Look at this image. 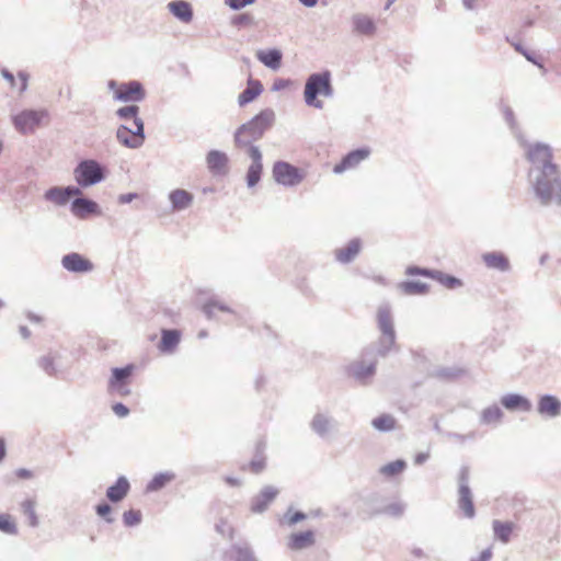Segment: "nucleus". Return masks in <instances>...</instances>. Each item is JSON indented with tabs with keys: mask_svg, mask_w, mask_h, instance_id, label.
<instances>
[{
	"mask_svg": "<svg viewBox=\"0 0 561 561\" xmlns=\"http://www.w3.org/2000/svg\"><path fill=\"white\" fill-rule=\"evenodd\" d=\"M533 187L542 205H561V172L559 167H548L536 175Z\"/></svg>",
	"mask_w": 561,
	"mask_h": 561,
	"instance_id": "obj_1",
	"label": "nucleus"
},
{
	"mask_svg": "<svg viewBox=\"0 0 561 561\" xmlns=\"http://www.w3.org/2000/svg\"><path fill=\"white\" fill-rule=\"evenodd\" d=\"M274 122V113L271 110L260 112L250 122L238 128L234 141L238 147H252L251 144L260 139Z\"/></svg>",
	"mask_w": 561,
	"mask_h": 561,
	"instance_id": "obj_2",
	"label": "nucleus"
},
{
	"mask_svg": "<svg viewBox=\"0 0 561 561\" xmlns=\"http://www.w3.org/2000/svg\"><path fill=\"white\" fill-rule=\"evenodd\" d=\"M305 101L308 105L322 108V102L317 98L330 96L332 94V87L330 81V73H314L311 75L305 85Z\"/></svg>",
	"mask_w": 561,
	"mask_h": 561,
	"instance_id": "obj_3",
	"label": "nucleus"
},
{
	"mask_svg": "<svg viewBox=\"0 0 561 561\" xmlns=\"http://www.w3.org/2000/svg\"><path fill=\"white\" fill-rule=\"evenodd\" d=\"M104 175L103 167L91 159L80 161L73 170L75 180L81 187H89L101 182Z\"/></svg>",
	"mask_w": 561,
	"mask_h": 561,
	"instance_id": "obj_4",
	"label": "nucleus"
},
{
	"mask_svg": "<svg viewBox=\"0 0 561 561\" xmlns=\"http://www.w3.org/2000/svg\"><path fill=\"white\" fill-rule=\"evenodd\" d=\"M108 87L113 91L114 99L122 102H138L146 95L142 84L138 81L123 83L110 81Z\"/></svg>",
	"mask_w": 561,
	"mask_h": 561,
	"instance_id": "obj_5",
	"label": "nucleus"
},
{
	"mask_svg": "<svg viewBox=\"0 0 561 561\" xmlns=\"http://www.w3.org/2000/svg\"><path fill=\"white\" fill-rule=\"evenodd\" d=\"M275 181L285 186H294L302 182L306 172L288 162L278 161L273 167Z\"/></svg>",
	"mask_w": 561,
	"mask_h": 561,
	"instance_id": "obj_6",
	"label": "nucleus"
},
{
	"mask_svg": "<svg viewBox=\"0 0 561 561\" xmlns=\"http://www.w3.org/2000/svg\"><path fill=\"white\" fill-rule=\"evenodd\" d=\"M117 139L129 148H138L144 144V124L141 119H133L131 126L122 124L117 129Z\"/></svg>",
	"mask_w": 561,
	"mask_h": 561,
	"instance_id": "obj_7",
	"label": "nucleus"
},
{
	"mask_svg": "<svg viewBox=\"0 0 561 561\" xmlns=\"http://www.w3.org/2000/svg\"><path fill=\"white\" fill-rule=\"evenodd\" d=\"M527 160L539 171H545L548 167H558L552 163V152L546 145L536 144L528 147L526 152Z\"/></svg>",
	"mask_w": 561,
	"mask_h": 561,
	"instance_id": "obj_8",
	"label": "nucleus"
},
{
	"mask_svg": "<svg viewBox=\"0 0 561 561\" xmlns=\"http://www.w3.org/2000/svg\"><path fill=\"white\" fill-rule=\"evenodd\" d=\"M61 266L75 274H85L93 271V263L77 252H71L62 256Z\"/></svg>",
	"mask_w": 561,
	"mask_h": 561,
	"instance_id": "obj_9",
	"label": "nucleus"
},
{
	"mask_svg": "<svg viewBox=\"0 0 561 561\" xmlns=\"http://www.w3.org/2000/svg\"><path fill=\"white\" fill-rule=\"evenodd\" d=\"M135 366L127 365L123 368H115L112 371L111 387L115 390L119 396L129 394V389L127 386L129 385L130 378L133 376Z\"/></svg>",
	"mask_w": 561,
	"mask_h": 561,
	"instance_id": "obj_10",
	"label": "nucleus"
},
{
	"mask_svg": "<svg viewBox=\"0 0 561 561\" xmlns=\"http://www.w3.org/2000/svg\"><path fill=\"white\" fill-rule=\"evenodd\" d=\"M44 116L43 111L25 110L13 117V123L18 129L25 131L37 126Z\"/></svg>",
	"mask_w": 561,
	"mask_h": 561,
	"instance_id": "obj_11",
	"label": "nucleus"
},
{
	"mask_svg": "<svg viewBox=\"0 0 561 561\" xmlns=\"http://www.w3.org/2000/svg\"><path fill=\"white\" fill-rule=\"evenodd\" d=\"M378 327L382 333L385 342L392 346L396 341L392 317L387 308H380L377 312Z\"/></svg>",
	"mask_w": 561,
	"mask_h": 561,
	"instance_id": "obj_12",
	"label": "nucleus"
},
{
	"mask_svg": "<svg viewBox=\"0 0 561 561\" xmlns=\"http://www.w3.org/2000/svg\"><path fill=\"white\" fill-rule=\"evenodd\" d=\"M249 156L252 159V164L249 167L247 173V183L250 187L257 184L261 179L263 165L261 162V152L257 147H250L248 149Z\"/></svg>",
	"mask_w": 561,
	"mask_h": 561,
	"instance_id": "obj_13",
	"label": "nucleus"
},
{
	"mask_svg": "<svg viewBox=\"0 0 561 561\" xmlns=\"http://www.w3.org/2000/svg\"><path fill=\"white\" fill-rule=\"evenodd\" d=\"M369 154L367 149H358L350 152L340 163L335 164L333 171L342 173L348 169L355 168L359 162L365 160Z\"/></svg>",
	"mask_w": 561,
	"mask_h": 561,
	"instance_id": "obj_14",
	"label": "nucleus"
},
{
	"mask_svg": "<svg viewBox=\"0 0 561 561\" xmlns=\"http://www.w3.org/2000/svg\"><path fill=\"white\" fill-rule=\"evenodd\" d=\"M98 208L95 202L85 197H77L71 203V213L79 218L96 213Z\"/></svg>",
	"mask_w": 561,
	"mask_h": 561,
	"instance_id": "obj_15",
	"label": "nucleus"
},
{
	"mask_svg": "<svg viewBox=\"0 0 561 561\" xmlns=\"http://www.w3.org/2000/svg\"><path fill=\"white\" fill-rule=\"evenodd\" d=\"M482 261L489 268L505 272L510 268V261L502 252H488L482 254Z\"/></svg>",
	"mask_w": 561,
	"mask_h": 561,
	"instance_id": "obj_16",
	"label": "nucleus"
},
{
	"mask_svg": "<svg viewBox=\"0 0 561 561\" xmlns=\"http://www.w3.org/2000/svg\"><path fill=\"white\" fill-rule=\"evenodd\" d=\"M207 167L214 174H224L227 171L228 158L220 151H210L207 154Z\"/></svg>",
	"mask_w": 561,
	"mask_h": 561,
	"instance_id": "obj_17",
	"label": "nucleus"
},
{
	"mask_svg": "<svg viewBox=\"0 0 561 561\" xmlns=\"http://www.w3.org/2000/svg\"><path fill=\"white\" fill-rule=\"evenodd\" d=\"M181 340V333L178 330H162L161 341L158 345L162 353H171L175 350Z\"/></svg>",
	"mask_w": 561,
	"mask_h": 561,
	"instance_id": "obj_18",
	"label": "nucleus"
},
{
	"mask_svg": "<svg viewBox=\"0 0 561 561\" xmlns=\"http://www.w3.org/2000/svg\"><path fill=\"white\" fill-rule=\"evenodd\" d=\"M538 412L548 416H557L561 412V402L553 396H543L538 402Z\"/></svg>",
	"mask_w": 561,
	"mask_h": 561,
	"instance_id": "obj_19",
	"label": "nucleus"
},
{
	"mask_svg": "<svg viewBox=\"0 0 561 561\" xmlns=\"http://www.w3.org/2000/svg\"><path fill=\"white\" fill-rule=\"evenodd\" d=\"M170 12L184 23L193 19V10L188 2L183 0L172 1L168 4Z\"/></svg>",
	"mask_w": 561,
	"mask_h": 561,
	"instance_id": "obj_20",
	"label": "nucleus"
},
{
	"mask_svg": "<svg viewBox=\"0 0 561 561\" xmlns=\"http://www.w3.org/2000/svg\"><path fill=\"white\" fill-rule=\"evenodd\" d=\"M263 91V85L260 81L249 79L245 90L239 95L238 103L240 106L255 100Z\"/></svg>",
	"mask_w": 561,
	"mask_h": 561,
	"instance_id": "obj_21",
	"label": "nucleus"
},
{
	"mask_svg": "<svg viewBox=\"0 0 561 561\" xmlns=\"http://www.w3.org/2000/svg\"><path fill=\"white\" fill-rule=\"evenodd\" d=\"M314 542V536L311 530L293 534L288 539V547L291 550H300L312 546Z\"/></svg>",
	"mask_w": 561,
	"mask_h": 561,
	"instance_id": "obj_22",
	"label": "nucleus"
},
{
	"mask_svg": "<svg viewBox=\"0 0 561 561\" xmlns=\"http://www.w3.org/2000/svg\"><path fill=\"white\" fill-rule=\"evenodd\" d=\"M359 251L360 242L358 240H352L345 247L335 251V257L341 263H348L355 259Z\"/></svg>",
	"mask_w": 561,
	"mask_h": 561,
	"instance_id": "obj_23",
	"label": "nucleus"
},
{
	"mask_svg": "<svg viewBox=\"0 0 561 561\" xmlns=\"http://www.w3.org/2000/svg\"><path fill=\"white\" fill-rule=\"evenodd\" d=\"M459 507L462 510L463 514L471 518L474 516V505L472 501V494L468 485L461 484L459 486Z\"/></svg>",
	"mask_w": 561,
	"mask_h": 561,
	"instance_id": "obj_24",
	"label": "nucleus"
},
{
	"mask_svg": "<svg viewBox=\"0 0 561 561\" xmlns=\"http://www.w3.org/2000/svg\"><path fill=\"white\" fill-rule=\"evenodd\" d=\"M354 30L356 33L371 36L376 32V25L374 21L365 14H356L353 18Z\"/></svg>",
	"mask_w": 561,
	"mask_h": 561,
	"instance_id": "obj_25",
	"label": "nucleus"
},
{
	"mask_svg": "<svg viewBox=\"0 0 561 561\" xmlns=\"http://www.w3.org/2000/svg\"><path fill=\"white\" fill-rule=\"evenodd\" d=\"M256 58L273 70H277L282 64V53L278 49L259 50Z\"/></svg>",
	"mask_w": 561,
	"mask_h": 561,
	"instance_id": "obj_26",
	"label": "nucleus"
},
{
	"mask_svg": "<svg viewBox=\"0 0 561 561\" xmlns=\"http://www.w3.org/2000/svg\"><path fill=\"white\" fill-rule=\"evenodd\" d=\"M501 402L508 410L529 411L531 409L530 402L519 394H507Z\"/></svg>",
	"mask_w": 561,
	"mask_h": 561,
	"instance_id": "obj_27",
	"label": "nucleus"
},
{
	"mask_svg": "<svg viewBox=\"0 0 561 561\" xmlns=\"http://www.w3.org/2000/svg\"><path fill=\"white\" fill-rule=\"evenodd\" d=\"M170 201L173 208L184 209L188 207L193 202V195L185 190H175L170 194Z\"/></svg>",
	"mask_w": 561,
	"mask_h": 561,
	"instance_id": "obj_28",
	"label": "nucleus"
},
{
	"mask_svg": "<svg viewBox=\"0 0 561 561\" xmlns=\"http://www.w3.org/2000/svg\"><path fill=\"white\" fill-rule=\"evenodd\" d=\"M375 363L365 364L364 362H359L352 366V375L360 381H366V379L375 374Z\"/></svg>",
	"mask_w": 561,
	"mask_h": 561,
	"instance_id": "obj_29",
	"label": "nucleus"
},
{
	"mask_svg": "<svg viewBox=\"0 0 561 561\" xmlns=\"http://www.w3.org/2000/svg\"><path fill=\"white\" fill-rule=\"evenodd\" d=\"M129 491V483L126 478H119L114 485L107 490V499L112 501L122 500Z\"/></svg>",
	"mask_w": 561,
	"mask_h": 561,
	"instance_id": "obj_30",
	"label": "nucleus"
},
{
	"mask_svg": "<svg viewBox=\"0 0 561 561\" xmlns=\"http://www.w3.org/2000/svg\"><path fill=\"white\" fill-rule=\"evenodd\" d=\"M493 530L495 534V537L501 540L502 542L506 543L510 541V538L514 531V524L511 522H500L494 520L493 522Z\"/></svg>",
	"mask_w": 561,
	"mask_h": 561,
	"instance_id": "obj_31",
	"label": "nucleus"
},
{
	"mask_svg": "<svg viewBox=\"0 0 561 561\" xmlns=\"http://www.w3.org/2000/svg\"><path fill=\"white\" fill-rule=\"evenodd\" d=\"M44 197L46 201L55 203L56 205L59 206H64L69 202L65 193V187L62 186L50 187L45 192Z\"/></svg>",
	"mask_w": 561,
	"mask_h": 561,
	"instance_id": "obj_32",
	"label": "nucleus"
},
{
	"mask_svg": "<svg viewBox=\"0 0 561 561\" xmlns=\"http://www.w3.org/2000/svg\"><path fill=\"white\" fill-rule=\"evenodd\" d=\"M373 426L380 432H388L396 428L397 421L390 414H381L371 421Z\"/></svg>",
	"mask_w": 561,
	"mask_h": 561,
	"instance_id": "obj_33",
	"label": "nucleus"
},
{
	"mask_svg": "<svg viewBox=\"0 0 561 561\" xmlns=\"http://www.w3.org/2000/svg\"><path fill=\"white\" fill-rule=\"evenodd\" d=\"M400 288L407 295H421L428 291V286L420 282H403Z\"/></svg>",
	"mask_w": 561,
	"mask_h": 561,
	"instance_id": "obj_34",
	"label": "nucleus"
},
{
	"mask_svg": "<svg viewBox=\"0 0 561 561\" xmlns=\"http://www.w3.org/2000/svg\"><path fill=\"white\" fill-rule=\"evenodd\" d=\"M432 278L436 279L438 283L449 289H454L462 285L459 278L442 272H434Z\"/></svg>",
	"mask_w": 561,
	"mask_h": 561,
	"instance_id": "obj_35",
	"label": "nucleus"
},
{
	"mask_svg": "<svg viewBox=\"0 0 561 561\" xmlns=\"http://www.w3.org/2000/svg\"><path fill=\"white\" fill-rule=\"evenodd\" d=\"M21 510L25 516L28 518V524L32 527L38 526V517L35 512V502L33 500H25L21 504Z\"/></svg>",
	"mask_w": 561,
	"mask_h": 561,
	"instance_id": "obj_36",
	"label": "nucleus"
},
{
	"mask_svg": "<svg viewBox=\"0 0 561 561\" xmlns=\"http://www.w3.org/2000/svg\"><path fill=\"white\" fill-rule=\"evenodd\" d=\"M404 468L405 462L403 460H396L381 467L380 472L386 477H393L401 473Z\"/></svg>",
	"mask_w": 561,
	"mask_h": 561,
	"instance_id": "obj_37",
	"label": "nucleus"
},
{
	"mask_svg": "<svg viewBox=\"0 0 561 561\" xmlns=\"http://www.w3.org/2000/svg\"><path fill=\"white\" fill-rule=\"evenodd\" d=\"M503 416L501 409L496 405L485 409L482 413V421L485 424L500 422Z\"/></svg>",
	"mask_w": 561,
	"mask_h": 561,
	"instance_id": "obj_38",
	"label": "nucleus"
},
{
	"mask_svg": "<svg viewBox=\"0 0 561 561\" xmlns=\"http://www.w3.org/2000/svg\"><path fill=\"white\" fill-rule=\"evenodd\" d=\"M0 531L8 535H16L18 528L10 515L0 513Z\"/></svg>",
	"mask_w": 561,
	"mask_h": 561,
	"instance_id": "obj_39",
	"label": "nucleus"
},
{
	"mask_svg": "<svg viewBox=\"0 0 561 561\" xmlns=\"http://www.w3.org/2000/svg\"><path fill=\"white\" fill-rule=\"evenodd\" d=\"M138 106L137 105H126L117 110V115L122 121H127V123H131L133 119H139L137 117Z\"/></svg>",
	"mask_w": 561,
	"mask_h": 561,
	"instance_id": "obj_40",
	"label": "nucleus"
},
{
	"mask_svg": "<svg viewBox=\"0 0 561 561\" xmlns=\"http://www.w3.org/2000/svg\"><path fill=\"white\" fill-rule=\"evenodd\" d=\"M173 476L169 473H160L156 476L150 483L148 484L147 489L149 491H157L164 486L168 482L172 480Z\"/></svg>",
	"mask_w": 561,
	"mask_h": 561,
	"instance_id": "obj_41",
	"label": "nucleus"
},
{
	"mask_svg": "<svg viewBox=\"0 0 561 561\" xmlns=\"http://www.w3.org/2000/svg\"><path fill=\"white\" fill-rule=\"evenodd\" d=\"M38 366L49 376H55L58 371L55 367L54 357L50 355L41 357L38 359Z\"/></svg>",
	"mask_w": 561,
	"mask_h": 561,
	"instance_id": "obj_42",
	"label": "nucleus"
},
{
	"mask_svg": "<svg viewBox=\"0 0 561 561\" xmlns=\"http://www.w3.org/2000/svg\"><path fill=\"white\" fill-rule=\"evenodd\" d=\"M141 513L139 511L129 510L124 513V522L127 526H134L140 523Z\"/></svg>",
	"mask_w": 561,
	"mask_h": 561,
	"instance_id": "obj_43",
	"label": "nucleus"
},
{
	"mask_svg": "<svg viewBox=\"0 0 561 561\" xmlns=\"http://www.w3.org/2000/svg\"><path fill=\"white\" fill-rule=\"evenodd\" d=\"M236 561H255V559L248 548H238Z\"/></svg>",
	"mask_w": 561,
	"mask_h": 561,
	"instance_id": "obj_44",
	"label": "nucleus"
},
{
	"mask_svg": "<svg viewBox=\"0 0 561 561\" xmlns=\"http://www.w3.org/2000/svg\"><path fill=\"white\" fill-rule=\"evenodd\" d=\"M407 274L408 275H423V276H427V277H433V274L434 272H431V271H427V270H424V268H420V267H416V266H411L407 270Z\"/></svg>",
	"mask_w": 561,
	"mask_h": 561,
	"instance_id": "obj_45",
	"label": "nucleus"
},
{
	"mask_svg": "<svg viewBox=\"0 0 561 561\" xmlns=\"http://www.w3.org/2000/svg\"><path fill=\"white\" fill-rule=\"evenodd\" d=\"M276 494H277V491L274 488L268 486V488L264 489L261 493V496L264 500V504L266 505L267 503L273 501L274 497L276 496Z\"/></svg>",
	"mask_w": 561,
	"mask_h": 561,
	"instance_id": "obj_46",
	"label": "nucleus"
},
{
	"mask_svg": "<svg viewBox=\"0 0 561 561\" xmlns=\"http://www.w3.org/2000/svg\"><path fill=\"white\" fill-rule=\"evenodd\" d=\"M112 410L113 412L118 416V417H125L128 415L129 413V410L126 405H124L123 403H115L112 405Z\"/></svg>",
	"mask_w": 561,
	"mask_h": 561,
	"instance_id": "obj_47",
	"label": "nucleus"
},
{
	"mask_svg": "<svg viewBox=\"0 0 561 561\" xmlns=\"http://www.w3.org/2000/svg\"><path fill=\"white\" fill-rule=\"evenodd\" d=\"M81 186H75V185H68L65 186V193L67 195L68 201H70L72 197L80 196L82 194Z\"/></svg>",
	"mask_w": 561,
	"mask_h": 561,
	"instance_id": "obj_48",
	"label": "nucleus"
},
{
	"mask_svg": "<svg viewBox=\"0 0 561 561\" xmlns=\"http://www.w3.org/2000/svg\"><path fill=\"white\" fill-rule=\"evenodd\" d=\"M255 0H228V4L232 8V9H241L243 7H245L247 4H250L252 2H254Z\"/></svg>",
	"mask_w": 561,
	"mask_h": 561,
	"instance_id": "obj_49",
	"label": "nucleus"
},
{
	"mask_svg": "<svg viewBox=\"0 0 561 561\" xmlns=\"http://www.w3.org/2000/svg\"><path fill=\"white\" fill-rule=\"evenodd\" d=\"M265 466V462L263 459H260V460H253L250 462L249 467H250V470L254 473H259L260 471L263 470Z\"/></svg>",
	"mask_w": 561,
	"mask_h": 561,
	"instance_id": "obj_50",
	"label": "nucleus"
},
{
	"mask_svg": "<svg viewBox=\"0 0 561 561\" xmlns=\"http://www.w3.org/2000/svg\"><path fill=\"white\" fill-rule=\"evenodd\" d=\"M15 476L19 479H31V478H33V472L26 468H19L15 471Z\"/></svg>",
	"mask_w": 561,
	"mask_h": 561,
	"instance_id": "obj_51",
	"label": "nucleus"
},
{
	"mask_svg": "<svg viewBox=\"0 0 561 561\" xmlns=\"http://www.w3.org/2000/svg\"><path fill=\"white\" fill-rule=\"evenodd\" d=\"M305 517V514L296 512L288 517L287 523L288 525H295L296 523L302 520Z\"/></svg>",
	"mask_w": 561,
	"mask_h": 561,
	"instance_id": "obj_52",
	"label": "nucleus"
},
{
	"mask_svg": "<svg viewBox=\"0 0 561 561\" xmlns=\"http://www.w3.org/2000/svg\"><path fill=\"white\" fill-rule=\"evenodd\" d=\"M18 77L19 79L21 80V92L25 91L27 89V80H28V75L24 71H20L18 73Z\"/></svg>",
	"mask_w": 561,
	"mask_h": 561,
	"instance_id": "obj_53",
	"label": "nucleus"
},
{
	"mask_svg": "<svg viewBox=\"0 0 561 561\" xmlns=\"http://www.w3.org/2000/svg\"><path fill=\"white\" fill-rule=\"evenodd\" d=\"M2 77L8 80L11 83V87L14 85L15 79L12 72H10L8 69L3 68L1 69Z\"/></svg>",
	"mask_w": 561,
	"mask_h": 561,
	"instance_id": "obj_54",
	"label": "nucleus"
},
{
	"mask_svg": "<svg viewBox=\"0 0 561 561\" xmlns=\"http://www.w3.org/2000/svg\"><path fill=\"white\" fill-rule=\"evenodd\" d=\"M95 511H96V514L102 517V518H105V500L101 501L96 506H95Z\"/></svg>",
	"mask_w": 561,
	"mask_h": 561,
	"instance_id": "obj_55",
	"label": "nucleus"
},
{
	"mask_svg": "<svg viewBox=\"0 0 561 561\" xmlns=\"http://www.w3.org/2000/svg\"><path fill=\"white\" fill-rule=\"evenodd\" d=\"M7 450H5V442L3 438H0V462L5 457Z\"/></svg>",
	"mask_w": 561,
	"mask_h": 561,
	"instance_id": "obj_56",
	"label": "nucleus"
},
{
	"mask_svg": "<svg viewBox=\"0 0 561 561\" xmlns=\"http://www.w3.org/2000/svg\"><path fill=\"white\" fill-rule=\"evenodd\" d=\"M20 333H21V335H22V337H23V339H27V337H30V335H31V331H30V330H28V328H27V327H25V325H21V327H20Z\"/></svg>",
	"mask_w": 561,
	"mask_h": 561,
	"instance_id": "obj_57",
	"label": "nucleus"
},
{
	"mask_svg": "<svg viewBox=\"0 0 561 561\" xmlns=\"http://www.w3.org/2000/svg\"><path fill=\"white\" fill-rule=\"evenodd\" d=\"M134 197H136V195H134V194L121 195V196H119V202H121L122 204H124V203H129Z\"/></svg>",
	"mask_w": 561,
	"mask_h": 561,
	"instance_id": "obj_58",
	"label": "nucleus"
},
{
	"mask_svg": "<svg viewBox=\"0 0 561 561\" xmlns=\"http://www.w3.org/2000/svg\"><path fill=\"white\" fill-rule=\"evenodd\" d=\"M428 458L427 454H419L415 457V463L421 465Z\"/></svg>",
	"mask_w": 561,
	"mask_h": 561,
	"instance_id": "obj_59",
	"label": "nucleus"
},
{
	"mask_svg": "<svg viewBox=\"0 0 561 561\" xmlns=\"http://www.w3.org/2000/svg\"><path fill=\"white\" fill-rule=\"evenodd\" d=\"M306 7H314L318 0H299Z\"/></svg>",
	"mask_w": 561,
	"mask_h": 561,
	"instance_id": "obj_60",
	"label": "nucleus"
},
{
	"mask_svg": "<svg viewBox=\"0 0 561 561\" xmlns=\"http://www.w3.org/2000/svg\"><path fill=\"white\" fill-rule=\"evenodd\" d=\"M27 319L32 322H39L41 318L32 312L27 313Z\"/></svg>",
	"mask_w": 561,
	"mask_h": 561,
	"instance_id": "obj_61",
	"label": "nucleus"
},
{
	"mask_svg": "<svg viewBox=\"0 0 561 561\" xmlns=\"http://www.w3.org/2000/svg\"><path fill=\"white\" fill-rule=\"evenodd\" d=\"M481 557L483 560H489L492 557V552L490 550H485L482 552Z\"/></svg>",
	"mask_w": 561,
	"mask_h": 561,
	"instance_id": "obj_62",
	"label": "nucleus"
},
{
	"mask_svg": "<svg viewBox=\"0 0 561 561\" xmlns=\"http://www.w3.org/2000/svg\"><path fill=\"white\" fill-rule=\"evenodd\" d=\"M122 124H127L128 126H131V123H130V122H129V123H127V121H123V123H122Z\"/></svg>",
	"mask_w": 561,
	"mask_h": 561,
	"instance_id": "obj_63",
	"label": "nucleus"
},
{
	"mask_svg": "<svg viewBox=\"0 0 561 561\" xmlns=\"http://www.w3.org/2000/svg\"><path fill=\"white\" fill-rule=\"evenodd\" d=\"M3 306V302L0 300V308Z\"/></svg>",
	"mask_w": 561,
	"mask_h": 561,
	"instance_id": "obj_64",
	"label": "nucleus"
}]
</instances>
